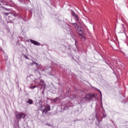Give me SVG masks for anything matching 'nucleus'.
Masks as SVG:
<instances>
[{
    "mask_svg": "<svg viewBox=\"0 0 128 128\" xmlns=\"http://www.w3.org/2000/svg\"><path fill=\"white\" fill-rule=\"evenodd\" d=\"M6 6H8V4H6Z\"/></svg>",
    "mask_w": 128,
    "mask_h": 128,
    "instance_id": "nucleus-19",
    "label": "nucleus"
},
{
    "mask_svg": "<svg viewBox=\"0 0 128 128\" xmlns=\"http://www.w3.org/2000/svg\"><path fill=\"white\" fill-rule=\"evenodd\" d=\"M72 24H74L76 28H77L78 34L81 36V38H82L83 40H86V36H84V34L82 32V30L80 26H78L76 23Z\"/></svg>",
    "mask_w": 128,
    "mask_h": 128,
    "instance_id": "nucleus-1",
    "label": "nucleus"
},
{
    "mask_svg": "<svg viewBox=\"0 0 128 128\" xmlns=\"http://www.w3.org/2000/svg\"><path fill=\"white\" fill-rule=\"evenodd\" d=\"M94 96V94L92 95L90 94H86L85 95L84 98L86 100H90Z\"/></svg>",
    "mask_w": 128,
    "mask_h": 128,
    "instance_id": "nucleus-2",
    "label": "nucleus"
},
{
    "mask_svg": "<svg viewBox=\"0 0 128 128\" xmlns=\"http://www.w3.org/2000/svg\"><path fill=\"white\" fill-rule=\"evenodd\" d=\"M28 104H32V100H28Z\"/></svg>",
    "mask_w": 128,
    "mask_h": 128,
    "instance_id": "nucleus-9",
    "label": "nucleus"
},
{
    "mask_svg": "<svg viewBox=\"0 0 128 128\" xmlns=\"http://www.w3.org/2000/svg\"><path fill=\"white\" fill-rule=\"evenodd\" d=\"M30 42L32 44H34L35 46H40V42H38L36 41H35L34 40H31Z\"/></svg>",
    "mask_w": 128,
    "mask_h": 128,
    "instance_id": "nucleus-5",
    "label": "nucleus"
},
{
    "mask_svg": "<svg viewBox=\"0 0 128 128\" xmlns=\"http://www.w3.org/2000/svg\"><path fill=\"white\" fill-rule=\"evenodd\" d=\"M4 10H7V12H10V8H4Z\"/></svg>",
    "mask_w": 128,
    "mask_h": 128,
    "instance_id": "nucleus-11",
    "label": "nucleus"
},
{
    "mask_svg": "<svg viewBox=\"0 0 128 128\" xmlns=\"http://www.w3.org/2000/svg\"><path fill=\"white\" fill-rule=\"evenodd\" d=\"M100 92V96H102V92H100V90H99Z\"/></svg>",
    "mask_w": 128,
    "mask_h": 128,
    "instance_id": "nucleus-17",
    "label": "nucleus"
},
{
    "mask_svg": "<svg viewBox=\"0 0 128 128\" xmlns=\"http://www.w3.org/2000/svg\"><path fill=\"white\" fill-rule=\"evenodd\" d=\"M25 58L28 60V56H25Z\"/></svg>",
    "mask_w": 128,
    "mask_h": 128,
    "instance_id": "nucleus-14",
    "label": "nucleus"
},
{
    "mask_svg": "<svg viewBox=\"0 0 128 128\" xmlns=\"http://www.w3.org/2000/svg\"><path fill=\"white\" fill-rule=\"evenodd\" d=\"M0 2H4V0H0Z\"/></svg>",
    "mask_w": 128,
    "mask_h": 128,
    "instance_id": "nucleus-15",
    "label": "nucleus"
},
{
    "mask_svg": "<svg viewBox=\"0 0 128 128\" xmlns=\"http://www.w3.org/2000/svg\"><path fill=\"white\" fill-rule=\"evenodd\" d=\"M40 86H41V88H46V84H44V82L42 80L40 81Z\"/></svg>",
    "mask_w": 128,
    "mask_h": 128,
    "instance_id": "nucleus-6",
    "label": "nucleus"
},
{
    "mask_svg": "<svg viewBox=\"0 0 128 128\" xmlns=\"http://www.w3.org/2000/svg\"><path fill=\"white\" fill-rule=\"evenodd\" d=\"M16 118L18 120H20V118H26V114H16Z\"/></svg>",
    "mask_w": 128,
    "mask_h": 128,
    "instance_id": "nucleus-3",
    "label": "nucleus"
},
{
    "mask_svg": "<svg viewBox=\"0 0 128 128\" xmlns=\"http://www.w3.org/2000/svg\"><path fill=\"white\" fill-rule=\"evenodd\" d=\"M36 62H34V61H32V63L31 64L32 66L34 65V64H36Z\"/></svg>",
    "mask_w": 128,
    "mask_h": 128,
    "instance_id": "nucleus-13",
    "label": "nucleus"
},
{
    "mask_svg": "<svg viewBox=\"0 0 128 128\" xmlns=\"http://www.w3.org/2000/svg\"><path fill=\"white\" fill-rule=\"evenodd\" d=\"M35 64H36V66H38V64L37 62L35 63Z\"/></svg>",
    "mask_w": 128,
    "mask_h": 128,
    "instance_id": "nucleus-18",
    "label": "nucleus"
},
{
    "mask_svg": "<svg viewBox=\"0 0 128 128\" xmlns=\"http://www.w3.org/2000/svg\"><path fill=\"white\" fill-rule=\"evenodd\" d=\"M50 106H48L42 110V114H46L47 112H50Z\"/></svg>",
    "mask_w": 128,
    "mask_h": 128,
    "instance_id": "nucleus-4",
    "label": "nucleus"
},
{
    "mask_svg": "<svg viewBox=\"0 0 128 128\" xmlns=\"http://www.w3.org/2000/svg\"><path fill=\"white\" fill-rule=\"evenodd\" d=\"M0 2H4V0H0Z\"/></svg>",
    "mask_w": 128,
    "mask_h": 128,
    "instance_id": "nucleus-16",
    "label": "nucleus"
},
{
    "mask_svg": "<svg viewBox=\"0 0 128 128\" xmlns=\"http://www.w3.org/2000/svg\"><path fill=\"white\" fill-rule=\"evenodd\" d=\"M58 100H60V98H56L54 99H51V101L53 102H58Z\"/></svg>",
    "mask_w": 128,
    "mask_h": 128,
    "instance_id": "nucleus-8",
    "label": "nucleus"
},
{
    "mask_svg": "<svg viewBox=\"0 0 128 128\" xmlns=\"http://www.w3.org/2000/svg\"><path fill=\"white\" fill-rule=\"evenodd\" d=\"M4 14L5 16H8V14H10V13H8V12H4Z\"/></svg>",
    "mask_w": 128,
    "mask_h": 128,
    "instance_id": "nucleus-12",
    "label": "nucleus"
},
{
    "mask_svg": "<svg viewBox=\"0 0 128 128\" xmlns=\"http://www.w3.org/2000/svg\"><path fill=\"white\" fill-rule=\"evenodd\" d=\"M36 88V86H31L30 88L31 90H34V88Z\"/></svg>",
    "mask_w": 128,
    "mask_h": 128,
    "instance_id": "nucleus-10",
    "label": "nucleus"
},
{
    "mask_svg": "<svg viewBox=\"0 0 128 128\" xmlns=\"http://www.w3.org/2000/svg\"><path fill=\"white\" fill-rule=\"evenodd\" d=\"M72 16L75 18L76 20H78V14H76L74 13V12H72Z\"/></svg>",
    "mask_w": 128,
    "mask_h": 128,
    "instance_id": "nucleus-7",
    "label": "nucleus"
}]
</instances>
